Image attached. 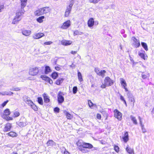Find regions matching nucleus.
<instances>
[{
  "label": "nucleus",
  "instance_id": "nucleus-1",
  "mask_svg": "<svg viewBox=\"0 0 154 154\" xmlns=\"http://www.w3.org/2000/svg\"><path fill=\"white\" fill-rule=\"evenodd\" d=\"M76 145L78 149L83 153L88 152L89 151L87 149H91L93 147V145L89 143L81 142L79 140L76 142Z\"/></svg>",
  "mask_w": 154,
  "mask_h": 154
},
{
  "label": "nucleus",
  "instance_id": "nucleus-2",
  "mask_svg": "<svg viewBox=\"0 0 154 154\" xmlns=\"http://www.w3.org/2000/svg\"><path fill=\"white\" fill-rule=\"evenodd\" d=\"M113 81L109 77H106L104 79V84H102L100 87L102 88H105L106 86H109L113 85Z\"/></svg>",
  "mask_w": 154,
  "mask_h": 154
},
{
  "label": "nucleus",
  "instance_id": "nucleus-3",
  "mask_svg": "<svg viewBox=\"0 0 154 154\" xmlns=\"http://www.w3.org/2000/svg\"><path fill=\"white\" fill-rule=\"evenodd\" d=\"M40 70L39 67L33 66L29 68V74L30 75L35 76L38 74Z\"/></svg>",
  "mask_w": 154,
  "mask_h": 154
},
{
  "label": "nucleus",
  "instance_id": "nucleus-4",
  "mask_svg": "<svg viewBox=\"0 0 154 154\" xmlns=\"http://www.w3.org/2000/svg\"><path fill=\"white\" fill-rule=\"evenodd\" d=\"M11 112L9 109L7 108L4 110V112L2 116L3 119L7 121L12 120L13 119L12 117L9 116Z\"/></svg>",
  "mask_w": 154,
  "mask_h": 154
},
{
  "label": "nucleus",
  "instance_id": "nucleus-5",
  "mask_svg": "<svg viewBox=\"0 0 154 154\" xmlns=\"http://www.w3.org/2000/svg\"><path fill=\"white\" fill-rule=\"evenodd\" d=\"M23 13L21 11L17 12L16 14V16L13 20L12 23L15 24L17 23L21 20V18L20 17L22 16Z\"/></svg>",
  "mask_w": 154,
  "mask_h": 154
},
{
  "label": "nucleus",
  "instance_id": "nucleus-6",
  "mask_svg": "<svg viewBox=\"0 0 154 154\" xmlns=\"http://www.w3.org/2000/svg\"><path fill=\"white\" fill-rule=\"evenodd\" d=\"M64 94L61 91H59L57 95V100L59 104H61L64 101Z\"/></svg>",
  "mask_w": 154,
  "mask_h": 154
},
{
  "label": "nucleus",
  "instance_id": "nucleus-7",
  "mask_svg": "<svg viewBox=\"0 0 154 154\" xmlns=\"http://www.w3.org/2000/svg\"><path fill=\"white\" fill-rule=\"evenodd\" d=\"M73 5V2L72 0L70 1V3L68 6L66 7V10L64 16L65 17H68L72 9V7Z\"/></svg>",
  "mask_w": 154,
  "mask_h": 154
},
{
  "label": "nucleus",
  "instance_id": "nucleus-8",
  "mask_svg": "<svg viewBox=\"0 0 154 154\" xmlns=\"http://www.w3.org/2000/svg\"><path fill=\"white\" fill-rule=\"evenodd\" d=\"M114 116L118 120L120 121L122 119V114L117 109H116L113 111Z\"/></svg>",
  "mask_w": 154,
  "mask_h": 154
},
{
  "label": "nucleus",
  "instance_id": "nucleus-9",
  "mask_svg": "<svg viewBox=\"0 0 154 154\" xmlns=\"http://www.w3.org/2000/svg\"><path fill=\"white\" fill-rule=\"evenodd\" d=\"M132 39L133 41L132 45L135 48H139L140 46L139 40L134 36L132 37Z\"/></svg>",
  "mask_w": 154,
  "mask_h": 154
},
{
  "label": "nucleus",
  "instance_id": "nucleus-10",
  "mask_svg": "<svg viewBox=\"0 0 154 154\" xmlns=\"http://www.w3.org/2000/svg\"><path fill=\"white\" fill-rule=\"evenodd\" d=\"M71 25V23L69 20H68L64 22L61 26V28L63 29L68 28Z\"/></svg>",
  "mask_w": 154,
  "mask_h": 154
},
{
  "label": "nucleus",
  "instance_id": "nucleus-11",
  "mask_svg": "<svg viewBox=\"0 0 154 154\" xmlns=\"http://www.w3.org/2000/svg\"><path fill=\"white\" fill-rule=\"evenodd\" d=\"M12 127V124L10 123H7L4 125L3 131L4 132L9 131H10Z\"/></svg>",
  "mask_w": 154,
  "mask_h": 154
},
{
  "label": "nucleus",
  "instance_id": "nucleus-12",
  "mask_svg": "<svg viewBox=\"0 0 154 154\" xmlns=\"http://www.w3.org/2000/svg\"><path fill=\"white\" fill-rule=\"evenodd\" d=\"M120 81L121 84L125 89V91L126 92L128 91V90L127 88V84L125 80L123 78H121Z\"/></svg>",
  "mask_w": 154,
  "mask_h": 154
},
{
  "label": "nucleus",
  "instance_id": "nucleus-13",
  "mask_svg": "<svg viewBox=\"0 0 154 154\" xmlns=\"http://www.w3.org/2000/svg\"><path fill=\"white\" fill-rule=\"evenodd\" d=\"M122 138L123 141L125 143H126L129 140V134L128 131H125L124 132Z\"/></svg>",
  "mask_w": 154,
  "mask_h": 154
},
{
  "label": "nucleus",
  "instance_id": "nucleus-14",
  "mask_svg": "<svg viewBox=\"0 0 154 154\" xmlns=\"http://www.w3.org/2000/svg\"><path fill=\"white\" fill-rule=\"evenodd\" d=\"M44 101L45 103H48L50 102L49 96L46 93H44L42 94Z\"/></svg>",
  "mask_w": 154,
  "mask_h": 154
},
{
  "label": "nucleus",
  "instance_id": "nucleus-15",
  "mask_svg": "<svg viewBox=\"0 0 154 154\" xmlns=\"http://www.w3.org/2000/svg\"><path fill=\"white\" fill-rule=\"evenodd\" d=\"M61 44L64 46H67L71 45L72 43V42L70 40H66L65 39H63L61 41Z\"/></svg>",
  "mask_w": 154,
  "mask_h": 154
},
{
  "label": "nucleus",
  "instance_id": "nucleus-16",
  "mask_svg": "<svg viewBox=\"0 0 154 154\" xmlns=\"http://www.w3.org/2000/svg\"><path fill=\"white\" fill-rule=\"evenodd\" d=\"M88 25L89 27H92L94 25V19L92 18H90L88 21Z\"/></svg>",
  "mask_w": 154,
  "mask_h": 154
},
{
  "label": "nucleus",
  "instance_id": "nucleus-17",
  "mask_svg": "<svg viewBox=\"0 0 154 154\" xmlns=\"http://www.w3.org/2000/svg\"><path fill=\"white\" fill-rule=\"evenodd\" d=\"M44 36V34L43 33L39 32L35 34L33 36L35 39H39Z\"/></svg>",
  "mask_w": 154,
  "mask_h": 154
},
{
  "label": "nucleus",
  "instance_id": "nucleus-18",
  "mask_svg": "<svg viewBox=\"0 0 154 154\" xmlns=\"http://www.w3.org/2000/svg\"><path fill=\"white\" fill-rule=\"evenodd\" d=\"M22 32L23 35L26 36H28L31 34V31L29 30L23 29L22 30Z\"/></svg>",
  "mask_w": 154,
  "mask_h": 154
},
{
  "label": "nucleus",
  "instance_id": "nucleus-19",
  "mask_svg": "<svg viewBox=\"0 0 154 154\" xmlns=\"http://www.w3.org/2000/svg\"><path fill=\"white\" fill-rule=\"evenodd\" d=\"M125 149L129 154H134L133 149L129 147L128 145H127Z\"/></svg>",
  "mask_w": 154,
  "mask_h": 154
},
{
  "label": "nucleus",
  "instance_id": "nucleus-20",
  "mask_svg": "<svg viewBox=\"0 0 154 154\" xmlns=\"http://www.w3.org/2000/svg\"><path fill=\"white\" fill-rule=\"evenodd\" d=\"M34 14L35 16H38L43 14L41 8L35 11L34 12Z\"/></svg>",
  "mask_w": 154,
  "mask_h": 154
},
{
  "label": "nucleus",
  "instance_id": "nucleus-21",
  "mask_svg": "<svg viewBox=\"0 0 154 154\" xmlns=\"http://www.w3.org/2000/svg\"><path fill=\"white\" fill-rule=\"evenodd\" d=\"M64 80V79L62 78H59L57 79L55 81V84L57 85H60L63 82Z\"/></svg>",
  "mask_w": 154,
  "mask_h": 154
},
{
  "label": "nucleus",
  "instance_id": "nucleus-22",
  "mask_svg": "<svg viewBox=\"0 0 154 154\" xmlns=\"http://www.w3.org/2000/svg\"><path fill=\"white\" fill-rule=\"evenodd\" d=\"M43 14H46L49 12L50 9L48 7H45L41 8Z\"/></svg>",
  "mask_w": 154,
  "mask_h": 154
},
{
  "label": "nucleus",
  "instance_id": "nucleus-23",
  "mask_svg": "<svg viewBox=\"0 0 154 154\" xmlns=\"http://www.w3.org/2000/svg\"><path fill=\"white\" fill-rule=\"evenodd\" d=\"M7 134L10 137H16L18 135L15 132L11 131Z\"/></svg>",
  "mask_w": 154,
  "mask_h": 154
},
{
  "label": "nucleus",
  "instance_id": "nucleus-24",
  "mask_svg": "<svg viewBox=\"0 0 154 154\" xmlns=\"http://www.w3.org/2000/svg\"><path fill=\"white\" fill-rule=\"evenodd\" d=\"M47 146H52L54 145L55 143L52 140H49L46 143Z\"/></svg>",
  "mask_w": 154,
  "mask_h": 154
},
{
  "label": "nucleus",
  "instance_id": "nucleus-25",
  "mask_svg": "<svg viewBox=\"0 0 154 154\" xmlns=\"http://www.w3.org/2000/svg\"><path fill=\"white\" fill-rule=\"evenodd\" d=\"M26 120L22 121H20L19 122L18 125L20 127H23L26 125Z\"/></svg>",
  "mask_w": 154,
  "mask_h": 154
},
{
  "label": "nucleus",
  "instance_id": "nucleus-26",
  "mask_svg": "<svg viewBox=\"0 0 154 154\" xmlns=\"http://www.w3.org/2000/svg\"><path fill=\"white\" fill-rule=\"evenodd\" d=\"M50 67L48 66H46L45 67V74H48L51 72Z\"/></svg>",
  "mask_w": 154,
  "mask_h": 154
},
{
  "label": "nucleus",
  "instance_id": "nucleus-27",
  "mask_svg": "<svg viewBox=\"0 0 154 154\" xmlns=\"http://www.w3.org/2000/svg\"><path fill=\"white\" fill-rule=\"evenodd\" d=\"M78 79H79V81L80 82H82L83 81V79L82 78V76L81 73L78 71Z\"/></svg>",
  "mask_w": 154,
  "mask_h": 154
},
{
  "label": "nucleus",
  "instance_id": "nucleus-28",
  "mask_svg": "<svg viewBox=\"0 0 154 154\" xmlns=\"http://www.w3.org/2000/svg\"><path fill=\"white\" fill-rule=\"evenodd\" d=\"M129 102L130 103L134 106V103L135 102L134 98V97H131L129 99Z\"/></svg>",
  "mask_w": 154,
  "mask_h": 154
},
{
  "label": "nucleus",
  "instance_id": "nucleus-29",
  "mask_svg": "<svg viewBox=\"0 0 154 154\" xmlns=\"http://www.w3.org/2000/svg\"><path fill=\"white\" fill-rule=\"evenodd\" d=\"M143 53L141 52L139 53L138 55L142 58L145 60L146 59V58L145 54V51H143Z\"/></svg>",
  "mask_w": 154,
  "mask_h": 154
},
{
  "label": "nucleus",
  "instance_id": "nucleus-30",
  "mask_svg": "<svg viewBox=\"0 0 154 154\" xmlns=\"http://www.w3.org/2000/svg\"><path fill=\"white\" fill-rule=\"evenodd\" d=\"M27 0H21V8H23L26 6Z\"/></svg>",
  "mask_w": 154,
  "mask_h": 154
},
{
  "label": "nucleus",
  "instance_id": "nucleus-31",
  "mask_svg": "<svg viewBox=\"0 0 154 154\" xmlns=\"http://www.w3.org/2000/svg\"><path fill=\"white\" fill-rule=\"evenodd\" d=\"M45 18V16H41V17H38V18H37L36 19L37 21L40 23H42L43 20Z\"/></svg>",
  "mask_w": 154,
  "mask_h": 154
},
{
  "label": "nucleus",
  "instance_id": "nucleus-32",
  "mask_svg": "<svg viewBox=\"0 0 154 154\" xmlns=\"http://www.w3.org/2000/svg\"><path fill=\"white\" fill-rule=\"evenodd\" d=\"M57 72H53L51 74V77L54 79H56L58 76Z\"/></svg>",
  "mask_w": 154,
  "mask_h": 154
},
{
  "label": "nucleus",
  "instance_id": "nucleus-33",
  "mask_svg": "<svg viewBox=\"0 0 154 154\" xmlns=\"http://www.w3.org/2000/svg\"><path fill=\"white\" fill-rule=\"evenodd\" d=\"M29 106L35 111H37L38 110V108L33 103Z\"/></svg>",
  "mask_w": 154,
  "mask_h": 154
},
{
  "label": "nucleus",
  "instance_id": "nucleus-34",
  "mask_svg": "<svg viewBox=\"0 0 154 154\" xmlns=\"http://www.w3.org/2000/svg\"><path fill=\"white\" fill-rule=\"evenodd\" d=\"M20 115V112L18 111H15L13 113V117L14 118H16L18 117Z\"/></svg>",
  "mask_w": 154,
  "mask_h": 154
},
{
  "label": "nucleus",
  "instance_id": "nucleus-35",
  "mask_svg": "<svg viewBox=\"0 0 154 154\" xmlns=\"http://www.w3.org/2000/svg\"><path fill=\"white\" fill-rule=\"evenodd\" d=\"M149 74L148 73H143L142 75V78L144 79H146L149 78Z\"/></svg>",
  "mask_w": 154,
  "mask_h": 154
},
{
  "label": "nucleus",
  "instance_id": "nucleus-36",
  "mask_svg": "<svg viewBox=\"0 0 154 154\" xmlns=\"http://www.w3.org/2000/svg\"><path fill=\"white\" fill-rule=\"evenodd\" d=\"M141 44L142 47L146 51H147L148 50L147 45L146 43L141 42Z\"/></svg>",
  "mask_w": 154,
  "mask_h": 154
},
{
  "label": "nucleus",
  "instance_id": "nucleus-37",
  "mask_svg": "<svg viewBox=\"0 0 154 154\" xmlns=\"http://www.w3.org/2000/svg\"><path fill=\"white\" fill-rule=\"evenodd\" d=\"M130 118L131 120L133 121L134 124L137 125V121L135 117L132 116H130Z\"/></svg>",
  "mask_w": 154,
  "mask_h": 154
},
{
  "label": "nucleus",
  "instance_id": "nucleus-38",
  "mask_svg": "<svg viewBox=\"0 0 154 154\" xmlns=\"http://www.w3.org/2000/svg\"><path fill=\"white\" fill-rule=\"evenodd\" d=\"M66 112L65 115L66 118L69 119H71L72 117V116L68 112L65 111Z\"/></svg>",
  "mask_w": 154,
  "mask_h": 154
},
{
  "label": "nucleus",
  "instance_id": "nucleus-39",
  "mask_svg": "<svg viewBox=\"0 0 154 154\" xmlns=\"http://www.w3.org/2000/svg\"><path fill=\"white\" fill-rule=\"evenodd\" d=\"M113 148L114 150L117 153H119V152L120 149L119 147L117 145H114L113 146Z\"/></svg>",
  "mask_w": 154,
  "mask_h": 154
},
{
  "label": "nucleus",
  "instance_id": "nucleus-40",
  "mask_svg": "<svg viewBox=\"0 0 154 154\" xmlns=\"http://www.w3.org/2000/svg\"><path fill=\"white\" fill-rule=\"evenodd\" d=\"M37 101L38 103L41 105L43 104V102L42 98L41 97H38L37 98Z\"/></svg>",
  "mask_w": 154,
  "mask_h": 154
},
{
  "label": "nucleus",
  "instance_id": "nucleus-41",
  "mask_svg": "<svg viewBox=\"0 0 154 154\" xmlns=\"http://www.w3.org/2000/svg\"><path fill=\"white\" fill-rule=\"evenodd\" d=\"M88 106L90 108H91L94 106H96L95 104H93L91 100H88Z\"/></svg>",
  "mask_w": 154,
  "mask_h": 154
},
{
  "label": "nucleus",
  "instance_id": "nucleus-42",
  "mask_svg": "<svg viewBox=\"0 0 154 154\" xmlns=\"http://www.w3.org/2000/svg\"><path fill=\"white\" fill-rule=\"evenodd\" d=\"M106 73V71L105 70H101L100 71V73L98 75L101 76L102 77H103L105 76V74Z\"/></svg>",
  "mask_w": 154,
  "mask_h": 154
},
{
  "label": "nucleus",
  "instance_id": "nucleus-43",
  "mask_svg": "<svg viewBox=\"0 0 154 154\" xmlns=\"http://www.w3.org/2000/svg\"><path fill=\"white\" fill-rule=\"evenodd\" d=\"M40 77L42 79V80L45 81L46 82L47 81V80L49 78V77L45 75H42L40 76Z\"/></svg>",
  "mask_w": 154,
  "mask_h": 154
},
{
  "label": "nucleus",
  "instance_id": "nucleus-44",
  "mask_svg": "<svg viewBox=\"0 0 154 154\" xmlns=\"http://www.w3.org/2000/svg\"><path fill=\"white\" fill-rule=\"evenodd\" d=\"M120 100L123 101L124 103L125 104V105L126 106H127V103H126V100H125L124 97L122 96L121 95H120Z\"/></svg>",
  "mask_w": 154,
  "mask_h": 154
},
{
  "label": "nucleus",
  "instance_id": "nucleus-45",
  "mask_svg": "<svg viewBox=\"0 0 154 154\" xmlns=\"http://www.w3.org/2000/svg\"><path fill=\"white\" fill-rule=\"evenodd\" d=\"M78 91V88L77 86H74L72 88V92L74 94H75Z\"/></svg>",
  "mask_w": 154,
  "mask_h": 154
},
{
  "label": "nucleus",
  "instance_id": "nucleus-46",
  "mask_svg": "<svg viewBox=\"0 0 154 154\" xmlns=\"http://www.w3.org/2000/svg\"><path fill=\"white\" fill-rule=\"evenodd\" d=\"M100 69H99L98 68L96 67L94 69V71L96 73L97 75H99L100 71Z\"/></svg>",
  "mask_w": 154,
  "mask_h": 154
},
{
  "label": "nucleus",
  "instance_id": "nucleus-47",
  "mask_svg": "<svg viewBox=\"0 0 154 154\" xmlns=\"http://www.w3.org/2000/svg\"><path fill=\"white\" fill-rule=\"evenodd\" d=\"M100 0H89L90 2L94 4H96L98 3Z\"/></svg>",
  "mask_w": 154,
  "mask_h": 154
},
{
  "label": "nucleus",
  "instance_id": "nucleus-48",
  "mask_svg": "<svg viewBox=\"0 0 154 154\" xmlns=\"http://www.w3.org/2000/svg\"><path fill=\"white\" fill-rule=\"evenodd\" d=\"M130 60L131 62L132 63V65L133 66H134L135 65H136L137 63V62H134V60H133V59L131 58V57H130Z\"/></svg>",
  "mask_w": 154,
  "mask_h": 154
},
{
  "label": "nucleus",
  "instance_id": "nucleus-49",
  "mask_svg": "<svg viewBox=\"0 0 154 154\" xmlns=\"http://www.w3.org/2000/svg\"><path fill=\"white\" fill-rule=\"evenodd\" d=\"M4 8L5 6L4 5L0 4V12H1Z\"/></svg>",
  "mask_w": 154,
  "mask_h": 154
},
{
  "label": "nucleus",
  "instance_id": "nucleus-50",
  "mask_svg": "<svg viewBox=\"0 0 154 154\" xmlns=\"http://www.w3.org/2000/svg\"><path fill=\"white\" fill-rule=\"evenodd\" d=\"M46 82H48L50 84H52L53 83L52 80L50 78H48Z\"/></svg>",
  "mask_w": 154,
  "mask_h": 154
},
{
  "label": "nucleus",
  "instance_id": "nucleus-51",
  "mask_svg": "<svg viewBox=\"0 0 154 154\" xmlns=\"http://www.w3.org/2000/svg\"><path fill=\"white\" fill-rule=\"evenodd\" d=\"M21 90V88L19 87L13 88L11 90L13 91H19Z\"/></svg>",
  "mask_w": 154,
  "mask_h": 154
},
{
  "label": "nucleus",
  "instance_id": "nucleus-52",
  "mask_svg": "<svg viewBox=\"0 0 154 154\" xmlns=\"http://www.w3.org/2000/svg\"><path fill=\"white\" fill-rule=\"evenodd\" d=\"M26 101V103L29 106L33 103V102L31 100H27Z\"/></svg>",
  "mask_w": 154,
  "mask_h": 154
},
{
  "label": "nucleus",
  "instance_id": "nucleus-53",
  "mask_svg": "<svg viewBox=\"0 0 154 154\" xmlns=\"http://www.w3.org/2000/svg\"><path fill=\"white\" fill-rule=\"evenodd\" d=\"M54 112L59 113L60 111V109L58 107H56L54 109Z\"/></svg>",
  "mask_w": 154,
  "mask_h": 154
},
{
  "label": "nucleus",
  "instance_id": "nucleus-54",
  "mask_svg": "<svg viewBox=\"0 0 154 154\" xmlns=\"http://www.w3.org/2000/svg\"><path fill=\"white\" fill-rule=\"evenodd\" d=\"M8 102V100H7L6 101H4L3 103H2L1 104V106L2 107H4L7 103Z\"/></svg>",
  "mask_w": 154,
  "mask_h": 154
},
{
  "label": "nucleus",
  "instance_id": "nucleus-55",
  "mask_svg": "<svg viewBox=\"0 0 154 154\" xmlns=\"http://www.w3.org/2000/svg\"><path fill=\"white\" fill-rule=\"evenodd\" d=\"M97 118L99 120H100L101 118V115L99 113H97L96 116Z\"/></svg>",
  "mask_w": 154,
  "mask_h": 154
},
{
  "label": "nucleus",
  "instance_id": "nucleus-56",
  "mask_svg": "<svg viewBox=\"0 0 154 154\" xmlns=\"http://www.w3.org/2000/svg\"><path fill=\"white\" fill-rule=\"evenodd\" d=\"M55 69L57 71H59L61 69L60 66L59 65L55 67Z\"/></svg>",
  "mask_w": 154,
  "mask_h": 154
},
{
  "label": "nucleus",
  "instance_id": "nucleus-57",
  "mask_svg": "<svg viewBox=\"0 0 154 154\" xmlns=\"http://www.w3.org/2000/svg\"><path fill=\"white\" fill-rule=\"evenodd\" d=\"M52 43H53V42L51 41H49V42H45L44 43V44L45 45H51V44H52Z\"/></svg>",
  "mask_w": 154,
  "mask_h": 154
},
{
  "label": "nucleus",
  "instance_id": "nucleus-58",
  "mask_svg": "<svg viewBox=\"0 0 154 154\" xmlns=\"http://www.w3.org/2000/svg\"><path fill=\"white\" fill-rule=\"evenodd\" d=\"M79 34V32L78 30L75 31L74 32V33H73V34H74V35H78Z\"/></svg>",
  "mask_w": 154,
  "mask_h": 154
},
{
  "label": "nucleus",
  "instance_id": "nucleus-59",
  "mask_svg": "<svg viewBox=\"0 0 154 154\" xmlns=\"http://www.w3.org/2000/svg\"><path fill=\"white\" fill-rule=\"evenodd\" d=\"M138 118H139V119L140 120V124L141 126V127H142V128H143V125H142V121H141V118H140V117L139 116L138 117Z\"/></svg>",
  "mask_w": 154,
  "mask_h": 154
},
{
  "label": "nucleus",
  "instance_id": "nucleus-60",
  "mask_svg": "<svg viewBox=\"0 0 154 154\" xmlns=\"http://www.w3.org/2000/svg\"><path fill=\"white\" fill-rule=\"evenodd\" d=\"M77 53V51H71V52H70V53L72 54H73V55Z\"/></svg>",
  "mask_w": 154,
  "mask_h": 154
},
{
  "label": "nucleus",
  "instance_id": "nucleus-61",
  "mask_svg": "<svg viewBox=\"0 0 154 154\" xmlns=\"http://www.w3.org/2000/svg\"><path fill=\"white\" fill-rule=\"evenodd\" d=\"M63 154H70V153L67 151L65 148V151L63 152Z\"/></svg>",
  "mask_w": 154,
  "mask_h": 154
},
{
  "label": "nucleus",
  "instance_id": "nucleus-62",
  "mask_svg": "<svg viewBox=\"0 0 154 154\" xmlns=\"http://www.w3.org/2000/svg\"><path fill=\"white\" fill-rule=\"evenodd\" d=\"M108 114L107 113H106V116H105V120H106L108 118Z\"/></svg>",
  "mask_w": 154,
  "mask_h": 154
},
{
  "label": "nucleus",
  "instance_id": "nucleus-63",
  "mask_svg": "<svg viewBox=\"0 0 154 154\" xmlns=\"http://www.w3.org/2000/svg\"><path fill=\"white\" fill-rule=\"evenodd\" d=\"M13 94V93L12 92H10V94H7L6 95H11Z\"/></svg>",
  "mask_w": 154,
  "mask_h": 154
},
{
  "label": "nucleus",
  "instance_id": "nucleus-64",
  "mask_svg": "<svg viewBox=\"0 0 154 154\" xmlns=\"http://www.w3.org/2000/svg\"><path fill=\"white\" fill-rule=\"evenodd\" d=\"M12 154H18L17 152H13V153Z\"/></svg>",
  "mask_w": 154,
  "mask_h": 154
}]
</instances>
